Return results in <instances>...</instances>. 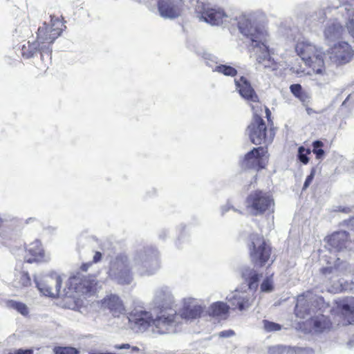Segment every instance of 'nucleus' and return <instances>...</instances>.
Segmentation results:
<instances>
[{"instance_id":"1","label":"nucleus","mask_w":354,"mask_h":354,"mask_svg":"<svg viewBox=\"0 0 354 354\" xmlns=\"http://www.w3.org/2000/svg\"><path fill=\"white\" fill-rule=\"evenodd\" d=\"M159 268L157 252L148 249L137 252L131 261L124 254L118 255L111 261L109 276L118 283L130 284L133 281L132 272L142 277L150 276Z\"/></svg>"},{"instance_id":"2","label":"nucleus","mask_w":354,"mask_h":354,"mask_svg":"<svg viewBox=\"0 0 354 354\" xmlns=\"http://www.w3.org/2000/svg\"><path fill=\"white\" fill-rule=\"evenodd\" d=\"M238 26L240 32L251 40L257 55V64L273 72H277L281 64L271 56L268 42L269 36L263 27H259L254 21L252 14H244L239 17Z\"/></svg>"},{"instance_id":"3","label":"nucleus","mask_w":354,"mask_h":354,"mask_svg":"<svg viewBox=\"0 0 354 354\" xmlns=\"http://www.w3.org/2000/svg\"><path fill=\"white\" fill-rule=\"evenodd\" d=\"M62 26L58 19L55 20L52 19L50 26L44 23L43 26L38 28L37 40L33 42L28 41L27 44L23 46L21 49L23 57L30 58L39 51L41 53V58L45 53L50 55V46L61 35Z\"/></svg>"},{"instance_id":"4","label":"nucleus","mask_w":354,"mask_h":354,"mask_svg":"<svg viewBox=\"0 0 354 354\" xmlns=\"http://www.w3.org/2000/svg\"><path fill=\"white\" fill-rule=\"evenodd\" d=\"M297 55L302 59L306 65L309 66L315 75L319 85L328 82V77L326 72L324 56L325 54L312 44L310 41L303 39L297 42L295 46Z\"/></svg>"},{"instance_id":"5","label":"nucleus","mask_w":354,"mask_h":354,"mask_svg":"<svg viewBox=\"0 0 354 354\" xmlns=\"http://www.w3.org/2000/svg\"><path fill=\"white\" fill-rule=\"evenodd\" d=\"M242 277L248 281V290L241 291L236 290L226 297L233 309L245 310L252 304L254 297V291L258 287L259 274L255 270L250 268H245L242 270Z\"/></svg>"},{"instance_id":"6","label":"nucleus","mask_w":354,"mask_h":354,"mask_svg":"<svg viewBox=\"0 0 354 354\" xmlns=\"http://www.w3.org/2000/svg\"><path fill=\"white\" fill-rule=\"evenodd\" d=\"M245 205L249 214L257 216L266 212H273L274 201L268 192L255 190L248 194Z\"/></svg>"},{"instance_id":"7","label":"nucleus","mask_w":354,"mask_h":354,"mask_svg":"<svg viewBox=\"0 0 354 354\" xmlns=\"http://www.w3.org/2000/svg\"><path fill=\"white\" fill-rule=\"evenodd\" d=\"M327 306L322 297L316 295L312 291H307L297 297L295 315L297 317L306 319L311 317L317 310H323Z\"/></svg>"},{"instance_id":"8","label":"nucleus","mask_w":354,"mask_h":354,"mask_svg":"<svg viewBox=\"0 0 354 354\" xmlns=\"http://www.w3.org/2000/svg\"><path fill=\"white\" fill-rule=\"evenodd\" d=\"M251 261L257 266H264L270 260L271 247L263 236L252 234L248 244Z\"/></svg>"},{"instance_id":"9","label":"nucleus","mask_w":354,"mask_h":354,"mask_svg":"<svg viewBox=\"0 0 354 354\" xmlns=\"http://www.w3.org/2000/svg\"><path fill=\"white\" fill-rule=\"evenodd\" d=\"M246 132L250 141L254 145L270 143L272 141L274 135L272 129L268 132L264 120L257 113L254 114Z\"/></svg>"},{"instance_id":"10","label":"nucleus","mask_w":354,"mask_h":354,"mask_svg":"<svg viewBox=\"0 0 354 354\" xmlns=\"http://www.w3.org/2000/svg\"><path fill=\"white\" fill-rule=\"evenodd\" d=\"M196 11L198 17L212 26H219L227 21L229 16L220 7L209 3H201L198 5Z\"/></svg>"},{"instance_id":"11","label":"nucleus","mask_w":354,"mask_h":354,"mask_svg":"<svg viewBox=\"0 0 354 354\" xmlns=\"http://www.w3.org/2000/svg\"><path fill=\"white\" fill-rule=\"evenodd\" d=\"M178 324H180V316L174 310L170 309L169 312H162L160 315L153 318L152 333H172Z\"/></svg>"},{"instance_id":"12","label":"nucleus","mask_w":354,"mask_h":354,"mask_svg":"<svg viewBox=\"0 0 354 354\" xmlns=\"http://www.w3.org/2000/svg\"><path fill=\"white\" fill-rule=\"evenodd\" d=\"M128 319L130 327L136 333H152L153 317L149 311L134 309L129 314Z\"/></svg>"},{"instance_id":"13","label":"nucleus","mask_w":354,"mask_h":354,"mask_svg":"<svg viewBox=\"0 0 354 354\" xmlns=\"http://www.w3.org/2000/svg\"><path fill=\"white\" fill-rule=\"evenodd\" d=\"M205 306L198 299L186 297L183 299V307L180 310V323L183 319L192 321L198 319L205 313Z\"/></svg>"},{"instance_id":"14","label":"nucleus","mask_w":354,"mask_h":354,"mask_svg":"<svg viewBox=\"0 0 354 354\" xmlns=\"http://www.w3.org/2000/svg\"><path fill=\"white\" fill-rule=\"evenodd\" d=\"M36 285L41 293L50 297L61 295V285L62 280L57 274L44 277L41 281L35 279Z\"/></svg>"},{"instance_id":"15","label":"nucleus","mask_w":354,"mask_h":354,"mask_svg":"<svg viewBox=\"0 0 354 354\" xmlns=\"http://www.w3.org/2000/svg\"><path fill=\"white\" fill-rule=\"evenodd\" d=\"M268 159V156L266 148L262 147L254 148L245 154L242 160V167L247 169L259 170L265 167Z\"/></svg>"},{"instance_id":"16","label":"nucleus","mask_w":354,"mask_h":354,"mask_svg":"<svg viewBox=\"0 0 354 354\" xmlns=\"http://www.w3.org/2000/svg\"><path fill=\"white\" fill-rule=\"evenodd\" d=\"M353 53L351 46L344 41L335 44L328 51L330 60L337 64L348 62L353 56Z\"/></svg>"},{"instance_id":"17","label":"nucleus","mask_w":354,"mask_h":354,"mask_svg":"<svg viewBox=\"0 0 354 354\" xmlns=\"http://www.w3.org/2000/svg\"><path fill=\"white\" fill-rule=\"evenodd\" d=\"M182 0H158V10L160 15L165 19H174L183 11Z\"/></svg>"},{"instance_id":"18","label":"nucleus","mask_w":354,"mask_h":354,"mask_svg":"<svg viewBox=\"0 0 354 354\" xmlns=\"http://www.w3.org/2000/svg\"><path fill=\"white\" fill-rule=\"evenodd\" d=\"M69 284L73 287L76 292L86 294L94 292L97 283L93 279L77 275L69 279Z\"/></svg>"},{"instance_id":"19","label":"nucleus","mask_w":354,"mask_h":354,"mask_svg":"<svg viewBox=\"0 0 354 354\" xmlns=\"http://www.w3.org/2000/svg\"><path fill=\"white\" fill-rule=\"evenodd\" d=\"M101 307L104 310H109L114 317H118L125 310L122 301L115 295H111L104 298L101 301Z\"/></svg>"},{"instance_id":"20","label":"nucleus","mask_w":354,"mask_h":354,"mask_svg":"<svg viewBox=\"0 0 354 354\" xmlns=\"http://www.w3.org/2000/svg\"><path fill=\"white\" fill-rule=\"evenodd\" d=\"M153 302L158 308H167L174 302V296L167 286L158 288L154 293Z\"/></svg>"},{"instance_id":"21","label":"nucleus","mask_w":354,"mask_h":354,"mask_svg":"<svg viewBox=\"0 0 354 354\" xmlns=\"http://www.w3.org/2000/svg\"><path fill=\"white\" fill-rule=\"evenodd\" d=\"M203 57L206 60V64L212 67L214 72L230 77H234L237 74L236 69L230 65L217 64V58L211 54L205 53Z\"/></svg>"},{"instance_id":"22","label":"nucleus","mask_w":354,"mask_h":354,"mask_svg":"<svg viewBox=\"0 0 354 354\" xmlns=\"http://www.w3.org/2000/svg\"><path fill=\"white\" fill-rule=\"evenodd\" d=\"M336 304L344 319L350 324H354V297L339 299Z\"/></svg>"},{"instance_id":"23","label":"nucleus","mask_w":354,"mask_h":354,"mask_svg":"<svg viewBox=\"0 0 354 354\" xmlns=\"http://www.w3.org/2000/svg\"><path fill=\"white\" fill-rule=\"evenodd\" d=\"M234 83L236 85V89L239 91L243 98L253 102L258 101V96L246 78L241 77L238 80L235 79Z\"/></svg>"},{"instance_id":"24","label":"nucleus","mask_w":354,"mask_h":354,"mask_svg":"<svg viewBox=\"0 0 354 354\" xmlns=\"http://www.w3.org/2000/svg\"><path fill=\"white\" fill-rule=\"evenodd\" d=\"M343 32V27L337 19L328 21L324 29L325 40L330 43L339 39Z\"/></svg>"},{"instance_id":"25","label":"nucleus","mask_w":354,"mask_h":354,"mask_svg":"<svg viewBox=\"0 0 354 354\" xmlns=\"http://www.w3.org/2000/svg\"><path fill=\"white\" fill-rule=\"evenodd\" d=\"M328 243L339 250L347 248L349 245L348 234L346 231L335 232L328 237Z\"/></svg>"},{"instance_id":"26","label":"nucleus","mask_w":354,"mask_h":354,"mask_svg":"<svg viewBox=\"0 0 354 354\" xmlns=\"http://www.w3.org/2000/svg\"><path fill=\"white\" fill-rule=\"evenodd\" d=\"M28 252L33 257L26 259L28 263H32L34 261H46L48 258L45 257V254L41 246V243L39 240H35L31 243L28 248Z\"/></svg>"},{"instance_id":"27","label":"nucleus","mask_w":354,"mask_h":354,"mask_svg":"<svg viewBox=\"0 0 354 354\" xmlns=\"http://www.w3.org/2000/svg\"><path fill=\"white\" fill-rule=\"evenodd\" d=\"M347 19L346 26L349 34L354 37V4H346L339 10Z\"/></svg>"},{"instance_id":"28","label":"nucleus","mask_w":354,"mask_h":354,"mask_svg":"<svg viewBox=\"0 0 354 354\" xmlns=\"http://www.w3.org/2000/svg\"><path fill=\"white\" fill-rule=\"evenodd\" d=\"M229 306L224 302L216 301L209 307L207 313L209 316L222 317L227 314Z\"/></svg>"},{"instance_id":"29","label":"nucleus","mask_w":354,"mask_h":354,"mask_svg":"<svg viewBox=\"0 0 354 354\" xmlns=\"http://www.w3.org/2000/svg\"><path fill=\"white\" fill-rule=\"evenodd\" d=\"M310 323L313 325V330L315 332H322L330 326L328 319L323 315H318L311 319Z\"/></svg>"},{"instance_id":"30","label":"nucleus","mask_w":354,"mask_h":354,"mask_svg":"<svg viewBox=\"0 0 354 354\" xmlns=\"http://www.w3.org/2000/svg\"><path fill=\"white\" fill-rule=\"evenodd\" d=\"M30 284V279L28 273L20 272L16 276L14 285L16 288L27 287Z\"/></svg>"},{"instance_id":"31","label":"nucleus","mask_w":354,"mask_h":354,"mask_svg":"<svg viewBox=\"0 0 354 354\" xmlns=\"http://www.w3.org/2000/svg\"><path fill=\"white\" fill-rule=\"evenodd\" d=\"M6 306L9 308L17 310L23 315H26L28 313L26 305L21 302H17L14 300H8L6 301Z\"/></svg>"},{"instance_id":"32","label":"nucleus","mask_w":354,"mask_h":354,"mask_svg":"<svg viewBox=\"0 0 354 354\" xmlns=\"http://www.w3.org/2000/svg\"><path fill=\"white\" fill-rule=\"evenodd\" d=\"M324 143L320 140H316L313 142V152L315 154L316 158L322 160L324 157V151L322 149Z\"/></svg>"},{"instance_id":"33","label":"nucleus","mask_w":354,"mask_h":354,"mask_svg":"<svg viewBox=\"0 0 354 354\" xmlns=\"http://www.w3.org/2000/svg\"><path fill=\"white\" fill-rule=\"evenodd\" d=\"M55 354H79L80 351L73 347L70 346H55L53 348Z\"/></svg>"},{"instance_id":"34","label":"nucleus","mask_w":354,"mask_h":354,"mask_svg":"<svg viewBox=\"0 0 354 354\" xmlns=\"http://www.w3.org/2000/svg\"><path fill=\"white\" fill-rule=\"evenodd\" d=\"M291 93L301 101H304L305 93L302 90V87L299 84H294L290 86Z\"/></svg>"},{"instance_id":"35","label":"nucleus","mask_w":354,"mask_h":354,"mask_svg":"<svg viewBox=\"0 0 354 354\" xmlns=\"http://www.w3.org/2000/svg\"><path fill=\"white\" fill-rule=\"evenodd\" d=\"M263 328L267 332L278 331L281 328V325L268 320H263Z\"/></svg>"},{"instance_id":"36","label":"nucleus","mask_w":354,"mask_h":354,"mask_svg":"<svg viewBox=\"0 0 354 354\" xmlns=\"http://www.w3.org/2000/svg\"><path fill=\"white\" fill-rule=\"evenodd\" d=\"M115 347L119 349H127V351L124 354H137L140 352V348L138 347L131 346L129 344L115 345Z\"/></svg>"},{"instance_id":"37","label":"nucleus","mask_w":354,"mask_h":354,"mask_svg":"<svg viewBox=\"0 0 354 354\" xmlns=\"http://www.w3.org/2000/svg\"><path fill=\"white\" fill-rule=\"evenodd\" d=\"M310 150L305 149L304 147H300L298 149V158L299 160L304 164L308 162V154L310 153Z\"/></svg>"},{"instance_id":"38","label":"nucleus","mask_w":354,"mask_h":354,"mask_svg":"<svg viewBox=\"0 0 354 354\" xmlns=\"http://www.w3.org/2000/svg\"><path fill=\"white\" fill-rule=\"evenodd\" d=\"M273 289V281L270 278H266L263 280L261 285V290L262 292H269Z\"/></svg>"},{"instance_id":"39","label":"nucleus","mask_w":354,"mask_h":354,"mask_svg":"<svg viewBox=\"0 0 354 354\" xmlns=\"http://www.w3.org/2000/svg\"><path fill=\"white\" fill-rule=\"evenodd\" d=\"M315 173H316V169L313 167L311 169L310 175H308L307 176V178L304 182L303 189H306L309 187V185L311 184V183L315 177Z\"/></svg>"},{"instance_id":"40","label":"nucleus","mask_w":354,"mask_h":354,"mask_svg":"<svg viewBox=\"0 0 354 354\" xmlns=\"http://www.w3.org/2000/svg\"><path fill=\"white\" fill-rule=\"evenodd\" d=\"M7 354H34L33 350L32 348L29 349H13L10 350Z\"/></svg>"},{"instance_id":"41","label":"nucleus","mask_w":354,"mask_h":354,"mask_svg":"<svg viewBox=\"0 0 354 354\" xmlns=\"http://www.w3.org/2000/svg\"><path fill=\"white\" fill-rule=\"evenodd\" d=\"M283 352L284 348L279 345L271 346L268 349L269 354H282Z\"/></svg>"},{"instance_id":"42","label":"nucleus","mask_w":354,"mask_h":354,"mask_svg":"<svg viewBox=\"0 0 354 354\" xmlns=\"http://www.w3.org/2000/svg\"><path fill=\"white\" fill-rule=\"evenodd\" d=\"M348 288L346 285H343L342 283H337L332 287L331 289L329 290L330 292H341L342 290H346Z\"/></svg>"},{"instance_id":"43","label":"nucleus","mask_w":354,"mask_h":354,"mask_svg":"<svg viewBox=\"0 0 354 354\" xmlns=\"http://www.w3.org/2000/svg\"><path fill=\"white\" fill-rule=\"evenodd\" d=\"M234 335V333L232 330H227L220 332L218 335L219 337L225 338V337H230L231 336H233Z\"/></svg>"},{"instance_id":"44","label":"nucleus","mask_w":354,"mask_h":354,"mask_svg":"<svg viewBox=\"0 0 354 354\" xmlns=\"http://www.w3.org/2000/svg\"><path fill=\"white\" fill-rule=\"evenodd\" d=\"M323 273L327 274V273H336L338 272L337 268H332V267H326L323 268Z\"/></svg>"},{"instance_id":"45","label":"nucleus","mask_w":354,"mask_h":354,"mask_svg":"<svg viewBox=\"0 0 354 354\" xmlns=\"http://www.w3.org/2000/svg\"><path fill=\"white\" fill-rule=\"evenodd\" d=\"M101 257H102V254L100 252H95V254L93 257V261L95 263L99 261L100 260Z\"/></svg>"},{"instance_id":"46","label":"nucleus","mask_w":354,"mask_h":354,"mask_svg":"<svg viewBox=\"0 0 354 354\" xmlns=\"http://www.w3.org/2000/svg\"><path fill=\"white\" fill-rule=\"evenodd\" d=\"M45 230L49 233H53L56 230V228L54 227L48 226L45 228Z\"/></svg>"},{"instance_id":"47","label":"nucleus","mask_w":354,"mask_h":354,"mask_svg":"<svg viewBox=\"0 0 354 354\" xmlns=\"http://www.w3.org/2000/svg\"><path fill=\"white\" fill-rule=\"evenodd\" d=\"M88 354H102V352H100L95 349H91L88 351Z\"/></svg>"},{"instance_id":"48","label":"nucleus","mask_w":354,"mask_h":354,"mask_svg":"<svg viewBox=\"0 0 354 354\" xmlns=\"http://www.w3.org/2000/svg\"><path fill=\"white\" fill-rule=\"evenodd\" d=\"M230 209V207L226 205V206H224V207H221V211H222V214H224L225 212H227L228 209Z\"/></svg>"},{"instance_id":"49","label":"nucleus","mask_w":354,"mask_h":354,"mask_svg":"<svg viewBox=\"0 0 354 354\" xmlns=\"http://www.w3.org/2000/svg\"><path fill=\"white\" fill-rule=\"evenodd\" d=\"M265 111H266V116L268 117V118L270 117V110L266 107L265 109Z\"/></svg>"},{"instance_id":"50","label":"nucleus","mask_w":354,"mask_h":354,"mask_svg":"<svg viewBox=\"0 0 354 354\" xmlns=\"http://www.w3.org/2000/svg\"><path fill=\"white\" fill-rule=\"evenodd\" d=\"M32 220H34V218H29L28 219L26 220V223H29L30 221H32Z\"/></svg>"},{"instance_id":"51","label":"nucleus","mask_w":354,"mask_h":354,"mask_svg":"<svg viewBox=\"0 0 354 354\" xmlns=\"http://www.w3.org/2000/svg\"><path fill=\"white\" fill-rule=\"evenodd\" d=\"M306 110H307V112H308V114H310L311 111H312V109H309V108H308Z\"/></svg>"}]
</instances>
